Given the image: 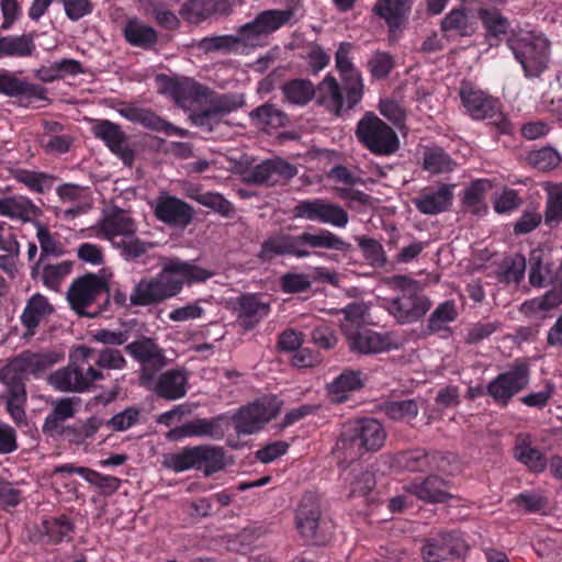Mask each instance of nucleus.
Segmentation results:
<instances>
[{
	"instance_id": "c85d7f7f",
	"label": "nucleus",
	"mask_w": 562,
	"mask_h": 562,
	"mask_svg": "<svg viewBox=\"0 0 562 562\" xmlns=\"http://www.w3.org/2000/svg\"><path fill=\"white\" fill-rule=\"evenodd\" d=\"M349 348L352 352L374 355L391 349L390 337L368 328L356 329L347 334Z\"/></svg>"
},
{
	"instance_id": "a18cd8bd",
	"label": "nucleus",
	"mask_w": 562,
	"mask_h": 562,
	"mask_svg": "<svg viewBox=\"0 0 562 562\" xmlns=\"http://www.w3.org/2000/svg\"><path fill=\"white\" fill-rule=\"evenodd\" d=\"M36 50L32 34L8 35L0 37V58H23Z\"/></svg>"
},
{
	"instance_id": "774afa93",
	"label": "nucleus",
	"mask_w": 562,
	"mask_h": 562,
	"mask_svg": "<svg viewBox=\"0 0 562 562\" xmlns=\"http://www.w3.org/2000/svg\"><path fill=\"white\" fill-rule=\"evenodd\" d=\"M562 222V183L549 191L544 210V223L550 227Z\"/></svg>"
},
{
	"instance_id": "bb28decb",
	"label": "nucleus",
	"mask_w": 562,
	"mask_h": 562,
	"mask_svg": "<svg viewBox=\"0 0 562 562\" xmlns=\"http://www.w3.org/2000/svg\"><path fill=\"white\" fill-rule=\"evenodd\" d=\"M70 474L80 475L85 481L98 487L104 496L116 493L122 484V480L116 476L102 474L90 468L79 467L74 463L59 464L53 471V475L65 476Z\"/></svg>"
},
{
	"instance_id": "473e14b6",
	"label": "nucleus",
	"mask_w": 562,
	"mask_h": 562,
	"mask_svg": "<svg viewBox=\"0 0 562 562\" xmlns=\"http://www.w3.org/2000/svg\"><path fill=\"white\" fill-rule=\"evenodd\" d=\"M75 529L72 519L61 514L44 518L38 526V535L45 544H59L64 541H71Z\"/></svg>"
},
{
	"instance_id": "f704fd0d",
	"label": "nucleus",
	"mask_w": 562,
	"mask_h": 562,
	"mask_svg": "<svg viewBox=\"0 0 562 562\" xmlns=\"http://www.w3.org/2000/svg\"><path fill=\"white\" fill-rule=\"evenodd\" d=\"M453 192L450 186L442 184L437 190H425L413 200L416 209L425 215H437L452 204Z\"/></svg>"
},
{
	"instance_id": "69168bd1",
	"label": "nucleus",
	"mask_w": 562,
	"mask_h": 562,
	"mask_svg": "<svg viewBox=\"0 0 562 562\" xmlns=\"http://www.w3.org/2000/svg\"><path fill=\"white\" fill-rule=\"evenodd\" d=\"M71 268L72 266L69 261L45 265L42 271L43 284L52 291H58L65 277L71 272Z\"/></svg>"
},
{
	"instance_id": "c756f323",
	"label": "nucleus",
	"mask_w": 562,
	"mask_h": 562,
	"mask_svg": "<svg viewBox=\"0 0 562 562\" xmlns=\"http://www.w3.org/2000/svg\"><path fill=\"white\" fill-rule=\"evenodd\" d=\"M60 355L55 351H23L9 363L12 364L24 376L29 373L34 376L44 374L48 369L60 360Z\"/></svg>"
},
{
	"instance_id": "49530a36",
	"label": "nucleus",
	"mask_w": 562,
	"mask_h": 562,
	"mask_svg": "<svg viewBox=\"0 0 562 562\" xmlns=\"http://www.w3.org/2000/svg\"><path fill=\"white\" fill-rule=\"evenodd\" d=\"M474 22L464 7L451 9L441 20L440 30L443 33H453L459 36H471L474 31Z\"/></svg>"
},
{
	"instance_id": "6e6552de",
	"label": "nucleus",
	"mask_w": 562,
	"mask_h": 562,
	"mask_svg": "<svg viewBox=\"0 0 562 562\" xmlns=\"http://www.w3.org/2000/svg\"><path fill=\"white\" fill-rule=\"evenodd\" d=\"M176 295V262L155 278H143L133 289L130 301L134 306H147Z\"/></svg>"
},
{
	"instance_id": "5fc2aeb1",
	"label": "nucleus",
	"mask_w": 562,
	"mask_h": 562,
	"mask_svg": "<svg viewBox=\"0 0 562 562\" xmlns=\"http://www.w3.org/2000/svg\"><path fill=\"white\" fill-rule=\"evenodd\" d=\"M562 158L560 154L550 146L541 147L539 149L529 150L526 156V162L531 168L538 171H550L557 168Z\"/></svg>"
},
{
	"instance_id": "338daca9",
	"label": "nucleus",
	"mask_w": 562,
	"mask_h": 562,
	"mask_svg": "<svg viewBox=\"0 0 562 562\" xmlns=\"http://www.w3.org/2000/svg\"><path fill=\"white\" fill-rule=\"evenodd\" d=\"M74 138L68 134H42L38 137V145L47 155H64L70 150Z\"/></svg>"
},
{
	"instance_id": "dca6fc26",
	"label": "nucleus",
	"mask_w": 562,
	"mask_h": 562,
	"mask_svg": "<svg viewBox=\"0 0 562 562\" xmlns=\"http://www.w3.org/2000/svg\"><path fill=\"white\" fill-rule=\"evenodd\" d=\"M125 351L142 366L140 381L150 386L156 373L166 366L162 350L150 338L143 337L125 346Z\"/></svg>"
},
{
	"instance_id": "58836bf2",
	"label": "nucleus",
	"mask_w": 562,
	"mask_h": 562,
	"mask_svg": "<svg viewBox=\"0 0 562 562\" xmlns=\"http://www.w3.org/2000/svg\"><path fill=\"white\" fill-rule=\"evenodd\" d=\"M366 375L360 370H344L328 384V393L335 402L341 403L348 398V393L359 391L364 386Z\"/></svg>"
},
{
	"instance_id": "1a4fd4ad",
	"label": "nucleus",
	"mask_w": 562,
	"mask_h": 562,
	"mask_svg": "<svg viewBox=\"0 0 562 562\" xmlns=\"http://www.w3.org/2000/svg\"><path fill=\"white\" fill-rule=\"evenodd\" d=\"M109 286L106 281L94 273H87L74 280L67 292L68 302L74 311L80 315L94 316L98 313H89L87 308L98 300H109Z\"/></svg>"
},
{
	"instance_id": "680f3d73",
	"label": "nucleus",
	"mask_w": 562,
	"mask_h": 562,
	"mask_svg": "<svg viewBox=\"0 0 562 562\" xmlns=\"http://www.w3.org/2000/svg\"><path fill=\"white\" fill-rule=\"evenodd\" d=\"M213 272L187 261L178 260V293L182 289V284H193L205 282L213 277Z\"/></svg>"
},
{
	"instance_id": "603ef678",
	"label": "nucleus",
	"mask_w": 562,
	"mask_h": 562,
	"mask_svg": "<svg viewBox=\"0 0 562 562\" xmlns=\"http://www.w3.org/2000/svg\"><path fill=\"white\" fill-rule=\"evenodd\" d=\"M188 46L192 48H196L199 52L203 54L211 53H231L235 52L239 47V40L235 35L225 34V35H215V36H205L199 41L193 40L191 44Z\"/></svg>"
},
{
	"instance_id": "8fccbe9b",
	"label": "nucleus",
	"mask_w": 562,
	"mask_h": 562,
	"mask_svg": "<svg viewBox=\"0 0 562 562\" xmlns=\"http://www.w3.org/2000/svg\"><path fill=\"white\" fill-rule=\"evenodd\" d=\"M459 316L457 304L453 300H447L438 304L430 314L426 330L428 334L450 333L448 324L453 323Z\"/></svg>"
},
{
	"instance_id": "9b49d317",
	"label": "nucleus",
	"mask_w": 562,
	"mask_h": 562,
	"mask_svg": "<svg viewBox=\"0 0 562 562\" xmlns=\"http://www.w3.org/2000/svg\"><path fill=\"white\" fill-rule=\"evenodd\" d=\"M393 465L400 470L409 472H449L447 454L420 447L396 452L393 456Z\"/></svg>"
},
{
	"instance_id": "2eb2a0df",
	"label": "nucleus",
	"mask_w": 562,
	"mask_h": 562,
	"mask_svg": "<svg viewBox=\"0 0 562 562\" xmlns=\"http://www.w3.org/2000/svg\"><path fill=\"white\" fill-rule=\"evenodd\" d=\"M352 44L348 42L340 43L336 55V68L339 71L344 90L347 93V108L353 109L359 104L363 97V79L360 71L355 67L350 58Z\"/></svg>"
},
{
	"instance_id": "ea45409f",
	"label": "nucleus",
	"mask_w": 562,
	"mask_h": 562,
	"mask_svg": "<svg viewBox=\"0 0 562 562\" xmlns=\"http://www.w3.org/2000/svg\"><path fill=\"white\" fill-rule=\"evenodd\" d=\"M296 5L294 1L286 4L284 10L268 9L259 12L256 15L257 24L263 32L265 36L272 34L283 27L284 25H292V20L295 16ZM296 20L294 21V23Z\"/></svg>"
},
{
	"instance_id": "f257e3e1",
	"label": "nucleus",
	"mask_w": 562,
	"mask_h": 562,
	"mask_svg": "<svg viewBox=\"0 0 562 562\" xmlns=\"http://www.w3.org/2000/svg\"><path fill=\"white\" fill-rule=\"evenodd\" d=\"M75 357L81 362L57 370L50 376V383L63 392L83 393L90 390L94 381L104 378L101 370L95 369L93 362L100 369L121 370L126 367V360L122 352L113 348L95 350L80 346L75 351Z\"/></svg>"
},
{
	"instance_id": "f8f14e48",
	"label": "nucleus",
	"mask_w": 562,
	"mask_h": 562,
	"mask_svg": "<svg viewBox=\"0 0 562 562\" xmlns=\"http://www.w3.org/2000/svg\"><path fill=\"white\" fill-rule=\"evenodd\" d=\"M321 501L315 492L302 495L295 510V527L305 542L322 544L325 537L321 533Z\"/></svg>"
},
{
	"instance_id": "5701e85b",
	"label": "nucleus",
	"mask_w": 562,
	"mask_h": 562,
	"mask_svg": "<svg viewBox=\"0 0 562 562\" xmlns=\"http://www.w3.org/2000/svg\"><path fill=\"white\" fill-rule=\"evenodd\" d=\"M243 0H189L179 13L189 23H199L210 18L227 16Z\"/></svg>"
},
{
	"instance_id": "09e8293b",
	"label": "nucleus",
	"mask_w": 562,
	"mask_h": 562,
	"mask_svg": "<svg viewBox=\"0 0 562 562\" xmlns=\"http://www.w3.org/2000/svg\"><path fill=\"white\" fill-rule=\"evenodd\" d=\"M281 90L286 102L297 106L308 104L316 94L313 82L308 79L301 78L284 82Z\"/></svg>"
},
{
	"instance_id": "a19ab883",
	"label": "nucleus",
	"mask_w": 562,
	"mask_h": 562,
	"mask_svg": "<svg viewBox=\"0 0 562 562\" xmlns=\"http://www.w3.org/2000/svg\"><path fill=\"white\" fill-rule=\"evenodd\" d=\"M123 35L131 46L145 50L151 49L158 41L156 30L136 18L127 20Z\"/></svg>"
},
{
	"instance_id": "e2e57ef3",
	"label": "nucleus",
	"mask_w": 562,
	"mask_h": 562,
	"mask_svg": "<svg viewBox=\"0 0 562 562\" xmlns=\"http://www.w3.org/2000/svg\"><path fill=\"white\" fill-rule=\"evenodd\" d=\"M384 412L391 419L409 422L418 415L419 407L415 400L391 401L385 403Z\"/></svg>"
},
{
	"instance_id": "0eeeda50",
	"label": "nucleus",
	"mask_w": 562,
	"mask_h": 562,
	"mask_svg": "<svg viewBox=\"0 0 562 562\" xmlns=\"http://www.w3.org/2000/svg\"><path fill=\"white\" fill-rule=\"evenodd\" d=\"M529 381V364L526 360L517 359L508 371L499 373L487 383L485 393L495 404L505 408L516 394L528 386Z\"/></svg>"
},
{
	"instance_id": "a211bd4d",
	"label": "nucleus",
	"mask_w": 562,
	"mask_h": 562,
	"mask_svg": "<svg viewBox=\"0 0 562 562\" xmlns=\"http://www.w3.org/2000/svg\"><path fill=\"white\" fill-rule=\"evenodd\" d=\"M296 173L297 169L294 165L280 157H274L248 168L244 172V178L248 183L274 186L292 179Z\"/></svg>"
},
{
	"instance_id": "aec40b11",
	"label": "nucleus",
	"mask_w": 562,
	"mask_h": 562,
	"mask_svg": "<svg viewBox=\"0 0 562 562\" xmlns=\"http://www.w3.org/2000/svg\"><path fill=\"white\" fill-rule=\"evenodd\" d=\"M92 131L94 136L102 140L109 150L122 160L124 166H133L135 150L128 145V136L119 124L101 120L95 123Z\"/></svg>"
},
{
	"instance_id": "bf43d9fd",
	"label": "nucleus",
	"mask_w": 562,
	"mask_h": 562,
	"mask_svg": "<svg viewBox=\"0 0 562 562\" xmlns=\"http://www.w3.org/2000/svg\"><path fill=\"white\" fill-rule=\"evenodd\" d=\"M456 164L442 148L432 147L424 153L423 167L431 173L450 172Z\"/></svg>"
},
{
	"instance_id": "37998d69",
	"label": "nucleus",
	"mask_w": 562,
	"mask_h": 562,
	"mask_svg": "<svg viewBox=\"0 0 562 562\" xmlns=\"http://www.w3.org/2000/svg\"><path fill=\"white\" fill-rule=\"evenodd\" d=\"M0 382L5 385L2 395L5 402L26 403L25 376L12 364L8 363L0 369Z\"/></svg>"
},
{
	"instance_id": "de8ad7c7",
	"label": "nucleus",
	"mask_w": 562,
	"mask_h": 562,
	"mask_svg": "<svg viewBox=\"0 0 562 562\" xmlns=\"http://www.w3.org/2000/svg\"><path fill=\"white\" fill-rule=\"evenodd\" d=\"M250 116L255 124L263 131L285 127L290 122L288 114L271 103L256 108L251 111Z\"/></svg>"
},
{
	"instance_id": "6ab92c4d",
	"label": "nucleus",
	"mask_w": 562,
	"mask_h": 562,
	"mask_svg": "<svg viewBox=\"0 0 562 562\" xmlns=\"http://www.w3.org/2000/svg\"><path fill=\"white\" fill-rule=\"evenodd\" d=\"M224 467L225 459L222 448L198 446L178 453V471L195 468L209 476Z\"/></svg>"
},
{
	"instance_id": "864d4df0",
	"label": "nucleus",
	"mask_w": 562,
	"mask_h": 562,
	"mask_svg": "<svg viewBox=\"0 0 562 562\" xmlns=\"http://www.w3.org/2000/svg\"><path fill=\"white\" fill-rule=\"evenodd\" d=\"M13 178L23 183L30 191L36 193H44L49 191L53 187L56 177L42 171H32L27 169H15Z\"/></svg>"
},
{
	"instance_id": "4be33fe9",
	"label": "nucleus",
	"mask_w": 562,
	"mask_h": 562,
	"mask_svg": "<svg viewBox=\"0 0 562 562\" xmlns=\"http://www.w3.org/2000/svg\"><path fill=\"white\" fill-rule=\"evenodd\" d=\"M310 255L311 252L302 247L301 234L295 236L278 233L263 240L258 257L263 262H271L279 256L306 258Z\"/></svg>"
},
{
	"instance_id": "4d7b16f0",
	"label": "nucleus",
	"mask_w": 562,
	"mask_h": 562,
	"mask_svg": "<svg viewBox=\"0 0 562 562\" xmlns=\"http://www.w3.org/2000/svg\"><path fill=\"white\" fill-rule=\"evenodd\" d=\"M36 237L41 247L40 259L34 263L31 269V277L35 278L38 273L41 263L47 256H58L60 254L59 244L56 238L52 235L48 227L37 223Z\"/></svg>"
},
{
	"instance_id": "c03bdc74",
	"label": "nucleus",
	"mask_w": 562,
	"mask_h": 562,
	"mask_svg": "<svg viewBox=\"0 0 562 562\" xmlns=\"http://www.w3.org/2000/svg\"><path fill=\"white\" fill-rule=\"evenodd\" d=\"M301 239L303 248L310 246L312 248H324L341 252H347L352 248L350 243L344 240L333 232L324 228L318 229V232L315 234L303 232L301 234Z\"/></svg>"
},
{
	"instance_id": "72a5a7b5",
	"label": "nucleus",
	"mask_w": 562,
	"mask_h": 562,
	"mask_svg": "<svg viewBox=\"0 0 562 562\" xmlns=\"http://www.w3.org/2000/svg\"><path fill=\"white\" fill-rule=\"evenodd\" d=\"M315 89L317 103L335 115L341 116L344 112L350 110L347 108V93L345 92V95L342 93L344 86L340 87L331 75L328 74Z\"/></svg>"
},
{
	"instance_id": "20e7f679",
	"label": "nucleus",
	"mask_w": 562,
	"mask_h": 562,
	"mask_svg": "<svg viewBox=\"0 0 562 562\" xmlns=\"http://www.w3.org/2000/svg\"><path fill=\"white\" fill-rule=\"evenodd\" d=\"M459 97L465 113L474 121H488L495 126L497 133L510 135L514 131L513 123L504 114L499 99L469 80L460 85Z\"/></svg>"
},
{
	"instance_id": "423d86ee",
	"label": "nucleus",
	"mask_w": 562,
	"mask_h": 562,
	"mask_svg": "<svg viewBox=\"0 0 562 562\" xmlns=\"http://www.w3.org/2000/svg\"><path fill=\"white\" fill-rule=\"evenodd\" d=\"M355 135L359 144L378 157H391L401 148V140L392 126L369 111L358 121Z\"/></svg>"
},
{
	"instance_id": "9d476101",
	"label": "nucleus",
	"mask_w": 562,
	"mask_h": 562,
	"mask_svg": "<svg viewBox=\"0 0 562 562\" xmlns=\"http://www.w3.org/2000/svg\"><path fill=\"white\" fill-rule=\"evenodd\" d=\"M431 307V302L418 289H405L385 303V308L401 325L420 321Z\"/></svg>"
},
{
	"instance_id": "f03ea898",
	"label": "nucleus",
	"mask_w": 562,
	"mask_h": 562,
	"mask_svg": "<svg viewBox=\"0 0 562 562\" xmlns=\"http://www.w3.org/2000/svg\"><path fill=\"white\" fill-rule=\"evenodd\" d=\"M186 99L203 105L199 111H193L189 117L192 124L213 132L223 117L236 111L243 101L234 94L218 93L198 81L178 76V106H183Z\"/></svg>"
},
{
	"instance_id": "13d9d810",
	"label": "nucleus",
	"mask_w": 562,
	"mask_h": 562,
	"mask_svg": "<svg viewBox=\"0 0 562 562\" xmlns=\"http://www.w3.org/2000/svg\"><path fill=\"white\" fill-rule=\"evenodd\" d=\"M492 184L488 180L479 179L472 181L469 187L465 188L462 203L474 214H480V210L482 206L485 207L484 199L488 189H491Z\"/></svg>"
},
{
	"instance_id": "393cba45",
	"label": "nucleus",
	"mask_w": 562,
	"mask_h": 562,
	"mask_svg": "<svg viewBox=\"0 0 562 562\" xmlns=\"http://www.w3.org/2000/svg\"><path fill=\"white\" fill-rule=\"evenodd\" d=\"M92 228L97 237L110 240L112 245L119 241L117 237H128L137 231L135 221L120 207L105 214Z\"/></svg>"
},
{
	"instance_id": "0e129e2a",
	"label": "nucleus",
	"mask_w": 562,
	"mask_h": 562,
	"mask_svg": "<svg viewBox=\"0 0 562 562\" xmlns=\"http://www.w3.org/2000/svg\"><path fill=\"white\" fill-rule=\"evenodd\" d=\"M113 246L120 250L123 259L135 261L148 251L150 244L140 240L134 235H130L128 237L121 238Z\"/></svg>"
},
{
	"instance_id": "e433bc0d",
	"label": "nucleus",
	"mask_w": 562,
	"mask_h": 562,
	"mask_svg": "<svg viewBox=\"0 0 562 562\" xmlns=\"http://www.w3.org/2000/svg\"><path fill=\"white\" fill-rule=\"evenodd\" d=\"M529 282L533 286L557 283L558 267L540 250H533L529 258Z\"/></svg>"
},
{
	"instance_id": "7c9ffc66",
	"label": "nucleus",
	"mask_w": 562,
	"mask_h": 562,
	"mask_svg": "<svg viewBox=\"0 0 562 562\" xmlns=\"http://www.w3.org/2000/svg\"><path fill=\"white\" fill-rule=\"evenodd\" d=\"M435 473H429L424 480L412 482L408 492L427 503H445L450 499L449 482Z\"/></svg>"
},
{
	"instance_id": "ddd939ff",
	"label": "nucleus",
	"mask_w": 562,
	"mask_h": 562,
	"mask_svg": "<svg viewBox=\"0 0 562 562\" xmlns=\"http://www.w3.org/2000/svg\"><path fill=\"white\" fill-rule=\"evenodd\" d=\"M294 217L312 222L329 224L335 227H346L349 221L347 211L324 199L300 201L292 210Z\"/></svg>"
},
{
	"instance_id": "f3484780",
	"label": "nucleus",
	"mask_w": 562,
	"mask_h": 562,
	"mask_svg": "<svg viewBox=\"0 0 562 562\" xmlns=\"http://www.w3.org/2000/svg\"><path fill=\"white\" fill-rule=\"evenodd\" d=\"M467 549L458 531H441L426 540L422 555L425 562H442L460 558Z\"/></svg>"
},
{
	"instance_id": "c9c22d12",
	"label": "nucleus",
	"mask_w": 562,
	"mask_h": 562,
	"mask_svg": "<svg viewBox=\"0 0 562 562\" xmlns=\"http://www.w3.org/2000/svg\"><path fill=\"white\" fill-rule=\"evenodd\" d=\"M120 114L132 123L167 136L176 134V126L158 116L151 110L128 105L120 110Z\"/></svg>"
},
{
	"instance_id": "a878e982",
	"label": "nucleus",
	"mask_w": 562,
	"mask_h": 562,
	"mask_svg": "<svg viewBox=\"0 0 562 562\" xmlns=\"http://www.w3.org/2000/svg\"><path fill=\"white\" fill-rule=\"evenodd\" d=\"M46 93L45 87L29 82L10 70H0V94L32 102L46 100Z\"/></svg>"
},
{
	"instance_id": "412c9836",
	"label": "nucleus",
	"mask_w": 562,
	"mask_h": 562,
	"mask_svg": "<svg viewBox=\"0 0 562 562\" xmlns=\"http://www.w3.org/2000/svg\"><path fill=\"white\" fill-rule=\"evenodd\" d=\"M413 0H376L372 13L383 20L389 34L397 37L408 24Z\"/></svg>"
},
{
	"instance_id": "79ce46f5",
	"label": "nucleus",
	"mask_w": 562,
	"mask_h": 562,
	"mask_svg": "<svg viewBox=\"0 0 562 562\" xmlns=\"http://www.w3.org/2000/svg\"><path fill=\"white\" fill-rule=\"evenodd\" d=\"M54 308L48 300L40 294H33L26 302V305L20 316L21 324L34 334V330L40 326L42 319L53 313Z\"/></svg>"
},
{
	"instance_id": "cd10ccee",
	"label": "nucleus",
	"mask_w": 562,
	"mask_h": 562,
	"mask_svg": "<svg viewBox=\"0 0 562 562\" xmlns=\"http://www.w3.org/2000/svg\"><path fill=\"white\" fill-rule=\"evenodd\" d=\"M229 417L225 414L213 418H195L178 426V438L181 437H210L222 439L229 426Z\"/></svg>"
},
{
	"instance_id": "2f4dec72",
	"label": "nucleus",
	"mask_w": 562,
	"mask_h": 562,
	"mask_svg": "<svg viewBox=\"0 0 562 562\" xmlns=\"http://www.w3.org/2000/svg\"><path fill=\"white\" fill-rule=\"evenodd\" d=\"M79 403L78 397H61L54 401L52 411L44 419L43 432L50 437L61 436L65 432L64 423L76 415V406Z\"/></svg>"
},
{
	"instance_id": "4468645a",
	"label": "nucleus",
	"mask_w": 562,
	"mask_h": 562,
	"mask_svg": "<svg viewBox=\"0 0 562 562\" xmlns=\"http://www.w3.org/2000/svg\"><path fill=\"white\" fill-rule=\"evenodd\" d=\"M278 413L279 408L273 403L257 400L238 408L231 419L237 434L252 435L262 429Z\"/></svg>"
},
{
	"instance_id": "052dcab7",
	"label": "nucleus",
	"mask_w": 562,
	"mask_h": 562,
	"mask_svg": "<svg viewBox=\"0 0 562 562\" xmlns=\"http://www.w3.org/2000/svg\"><path fill=\"white\" fill-rule=\"evenodd\" d=\"M350 483V496H364L375 486V476L371 471L353 468L345 477Z\"/></svg>"
},
{
	"instance_id": "6e6d98bb",
	"label": "nucleus",
	"mask_w": 562,
	"mask_h": 562,
	"mask_svg": "<svg viewBox=\"0 0 562 562\" xmlns=\"http://www.w3.org/2000/svg\"><path fill=\"white\" fill-rule=\"evenodd\" d=\"M479 18L486 30V34L491 37H499L505 35L510 26L509 20L496 9H480Z\"/></svg>"
},
{
	"instance_id": "4c0bfd02",
	"label": "nucleus",
	"mask_w": 562,
	"mask_h": 562,
	"mask_svg": "<svg viewBox=\"0 0 562 562\" xmlns=\"http://www.w3.org/2000/svg\"><path fill=\"white\" fill-rule=\"evenodd\" d=\"M514 457L533 473L543 472L548 464L546 456L539 449L531 446L528 435L519 434L516 437Z\"/></svg>"
},
{
	"instance_id": "7ed1b4c3",
	"label": "nucleus",
	"mask_w": 562,
	"mask_h": 562,
	"mask_svg": "<svg viewBox=\"0 0 562 562\" xmlns=\"http://www.w3.org/2000/svg\"><path fill=\"white\" fill-rule=\"evenodd\" d=\"M386 439V432L374 418L357 419L345 425L334 448L339 464H351L367 452L380 450Z\"/></svg>"
},
{
	"instance_id": "b1692460",
	"label": "nucleus",
	"mask_w": 562,
	"mask_h": 562,
	"mask_svg": "<svg viewBox=\"0 0 562 562\" xmlns=\"http://www.w3.org/2000/svg\"><path fill=\"white\" fill-rule=\"evenodd\" d=\"M234 311L239 326L248 331L256 328L269 316L271 305L263 301L260 295L247 293L237 297Z\"/></svg>"
},
{
	"instance_id": "39448f33",
	"label": "nucleus",
	"mask_w": 562,
	"mask_h": 562,
	"mask_svg": "<svg viewBox=\"0 0 562 562\" xmlns=\"http://www.w3.org/2000/svg\"><path fill=\"white\" fill-rule=\"evenodd\" d=\"M506 43L527 79L540 78L549 68L551 44L543 35L533 32L514 33Z\"/></svg>"
},
{
	"instance_id": "3c124183",
	"label": "nucleus",
	"mask_w": 562,
	"mask_h": 562,
	"mask_svg": "<svg viewBox=\"0 0 562 562\" xmlns=\"http://www.w3.org/2000/svg\"><path fill=\"white\" fill-rule=\"evenodd\" d=\"M428 241L418 240L414 235L407 233L398 236L397 238H391L389 241L390 246L398 249L394 259L397 263H409L414 261L424 250L428 247Z\"/></svg>"
}]
</instances>
